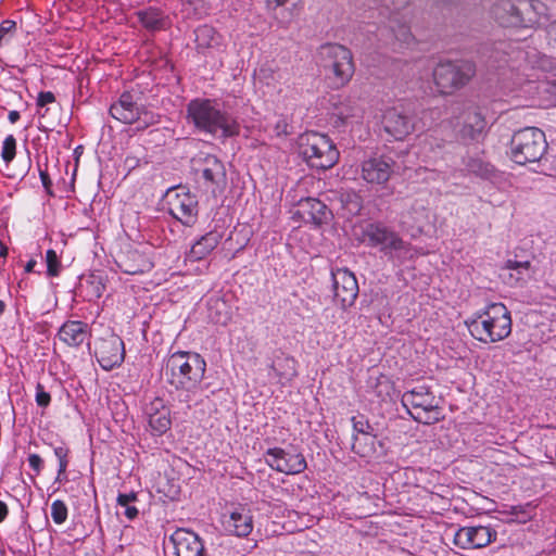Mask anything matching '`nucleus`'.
<instances>
[{
	"mask_svg": "<svg viewBox=\"0 0 556 556\" xmlns=\"http://www.w3.org/2000/svg\"><path fill=\"white\" fill-rule=\"evenodd\" d=\"M188 117L204 132L227 138L239 134L237 121L224 112L220 105L208 99H195L188 104Z\"/></svg>",
	"mask_w": 556,
	"mask_h": 556,
	"instance_id": "nucleus-1",
	"label": "nucleus"
},
{
	"mask_svg": "<svg viewBox=\"0 0 556 556\" xmlns=\"http://www.w3.org/2000/svg\"><path fill=\"white\" fill-rule=\"evenodd\" d=\"M471 336L483 343H495L511 332L510 312L503 303H491L466 321Z\"/></svg>",
	"mask_w": 556,
	"mask_h": 556,
	"instance_id": "nucleus-2",
	"label": "nucleus"
},
{
	"mask_svg": "<svg viewBox=\"0 0 556 556\" xmlns=\"http://www.w3.org/2000/svg\"><path fill=\"white\" fill-rule=\"evenodd\" d=\"M315 63L334 88L345 86L354 74L352 52L339 43H324L315 53Z\"/></svg>",
	"mask_w": 556,
	"mask_h": 556,
	"instance_id": "nucleus-3",
	"label": "nucleus"
},
{
	"mask_svg": "<svg viewBox=\"0 0 556 556\" xmlns=\"http://www.w3.org/2000/svg\"><path fill=\"white\" fill-rule=\"evenodd\" d=\"M206 363L198 353L175 352L166 361L165 376L177 390L191 392L203 380Z\"/></svg>",
	"mask_w": 556,
	"mask_h": 556,
	"instance_id": "nucleus-4",
	"label": "nucleus"
},
{
	"mask_svg": "<svg viewBox=\"0 0 556 556\" xmlns=\"http://www.w3.org/2000/svg\"><path fill=\"white\" fill-rule=\"evenodd\" d=\"M299 153L311 167L317 169L331 168L339 157L331 140L316 131H307L300 136Z\"/></svg>",
	"mask_w": 556,
	"mask_h": 556,
	"instance_id": "nucleus-5",
	"label": "nucleus"
},
{
	"mask_svg": "<svg viewBox=\"0 0 556 556\" xmlns=\"http://www.w3.org/2000/svg\"><path fill=\"white\" fill-rule=\"evenodd\" d=\"M547 150L545 134L538 127L516 131L510 141V155L515 163L525 165L538 162Z\"/></svg>",
	"mask_w": 556,
	"mask_h": 556,
	"instance_id": "nucleus-6",
	"label": "nucleus"
},
{
	"mask_svg": "<svg viewBox=\"0 0 556 556\" xmlns=\"http://www.w3.org/2000/svg\"><path fill=\"white\" fill-rule=\"evenodd\" d=\"M440 403V399L426 386H418L402 395V404L409 415L425 425H432L442 418Z\"/></svg>",
	"mask_w": 556,
	"mask_h": 556,
	"instance_id": "nucleus-7",
	"label": "nucleus"
},
{
	"mask_svg": "<svg viewBox=\"0 0 556 556\" xmlns=\"http://www.w3.org/2000/svg\"><path fill=\"white\" fill-rule=\"evenodd\" d=\"M476 67L468 61L441 62L432 72L433 83L439 93L451 96L464 88L475 76Z\"/></svg>",
	"mask_w": 556,
	"mask_h": 556,
	"instance_id": "nucleus-8",
	"label": "nucleus"
},
{
	"mask_svg": "<svg viewBox=\"0 0 556 556\" xmlns=\"http://www.w3.org/2000/svg\"><path fill=\"white\" fill-rule=\"evenodd\" d=\"M363 231V241L370 247L379 248L391 257L405 260L410 256V247L400 236L381 224L367 223Z\"/></svg>",
	"mask_w": 556,
	"mask_h": 556,
	"instance_id": "nucleus-9",
	"label": "nucleus"
},
{
	"mask_svg": "<svg viewBox=\"0 0 556 556\" xmlns=\"http://www.w3.org/2000/svg\"><path fill=\"white\" fill-rule=\"evenodd\" d=\"M535 9L532 0H501L494 4L492 14L503 26H517L533 23L530 13Z\"/></svg>",
	"mask_w": 556,
	"mask_h": 556,
	"instance_id": "nucleus-10",
	"label": "nucleus"
},
{
	"mask_svg": "<svg viewBox=\"0 0 556 556\" xmlns=\"http://www.w3.org/2000/svg\"><path fill=\"white\" fill-rule=\"evenodd\" d=\"M170 215L185 226H192L198 216V201L186 188L170 189L166 194Z\"/></svg>",
	"mask_w": 556,
	"mask_h": 556,
	"instance_id": "nucleus-11",
	"label": "nucleus"
},
{
	"mask_svg": "<svg viewBox=\"0 0 556 556\" xmlns=\"http://www.w3.org/2000/svg\"><path fill=\"white\" fill-rule=\"evenodd\" d=\"M199 162L200 167L197 168V172L200 173L203 179V186L214 195L220 194L227 185L224 163L212 154L204 155Z\"/></svg>",
	"mask_w": 556,
	"mask_h": 556,
	"instance_id": "nucleus-12",
	"label": "nucleus"
},
{
	"mask_svg": "<svg viewBox=\"0 0 556 556\" xmlns=\"http://www.w3.org/2000/svg\"><path fill=\"white\" fill-rule=\"evenodd\" d=\"M334 299L342 309L351 307L358 295V283L355 275L348 268H337L331 271Z\"/></svg>",
	"mask_w": 556,
	"mask_h": 556,
	"instance_id": "nucleus-13",
	"label": "nucleus"
},
{
	"mask_svg": "<svg viewBox=\"0 0 556 556\" xmlns=\"http://www.w3.org/2000/svg\"><path fill=\"white\" fill-rule=\"evenodd\" d=\"M266 463L273 469L286 475H298L306 468V460L301 453L280 447L269 448L266 452Z\"/></svg>",
	"mask_w": 556,
	"mask_h": 556,
	"instance_id": "nucleus-14",
	"label": "nucleus"
},
{
	"mask_svg": "<svg viewBox=\"0 0 556 556\" xmlns=\"http://www.w3.org/2000/svg\"><path fill=\"white\" fill-rule=\"evenodd\" d=\"M384 131L395 140H403L416 129L414 117L397 108L386 110L382 116Z\"/></svg>",
	"mask_w": 556,
	"mask_h": 556,
	"instance_id": "nucleus-15",
	"label": "nucleus"
},
{
	"mask_svg": "<svg viewBox=\"0 0 556 556\" xmlns=\"http://www.w3.org/2000/svg\"><path fill=\"white\" fill-rule=\"evenodd\" d=\"M496 539V532L490 527L476 526L459 528L455 534L454 544L463 549L482 548Z\"/></svg>",
	"mask_w": 556,
	"mask_h": 556,
	"instance_id": "nucleus-16",
	"label": "nucleus"
},
{
	"mask_svg": "<svg viewBox=\"0 0 556 556\" xmlns=\"http://www.w3.org/2000/svg\"><path fill=\"white\" fill-rule=\"evenodd\" d=\"M96 356L100 366L105 370L121 366L125 357L123 340L115 334L102 339L97 348Z\"/></svg>",
	"mask_w": 556,
	"mask_h": 556,
	"instance_id": "nucleus-17",
	"label": "nucleus"
},
{
	"mask_svg": "<svg viewBox=\"0 0 556 556\" xmlns=\"http://www.w3.org/2000/svg\"><path fill=\"white\" fill-rule=\"evenodd\" d=\"M395 163L390 156H372L363 162L362 177L369 184L382 185L394 172Z\"/></svg>",
	"mask_w": 556,
	"mask_h": 556,
	"instance_id": "nucleus-18",
	"label": "nucleus"
},
{
	"mask_svg": "<svg viewBox=\"0 0 556 556\" xmlns=\"http://www.w3.org/2000/svg\"><path fill=\"white\" fill-rule=\"evenodd\" d=\"M175 556H204L205 549L200 536L187 529H177L169 538Z\"/></svg>",
	"mask_w": 556,
	"mask_h": 556,
	"instance_id": "nucleus-19",
	"label": "nucleus"
},
{
	"mask_svg": "<svg viewBox=\"0 0 556 556\" xmlns=\"http://www.w3.org/2000/svg\"><path fill=\"white\" fill-rule=\"evenodd\" d=\"M118 268L128 275H138L149 271L152 262L147 255L136 249H127L121 252L116 258Z\"/></svg>",
	"mask_w": 556,
	"mask_h": 556,
	"instance_id": "nucleus-20",
	"label": "nucleus"
},
{
	"mask_svg": "<svg viewBox=\"0 0 556 556\" xmlns=\"http://www.w3.org/2000/svg\"><path fill=\"white\" fill-rule=\"evenodd\" d=\"M295 214H298L303 222L313 223L316 226L326 224L331 217V212L328 210L327 205L315 198L301 200Z\"/></svg>",
	"mask_w": 556,
	"mask_h": 556,
	"instance_id": "nucleus-21",
	"label": "nucleus"
},
{
	"mask_svg": "<svg viewBox=\"0 0 556 556\" xmlns=\"http://www.w3.org/2000/svg\"><path fill=\"white\" fill-rule=\"evenodd\" d=\"M223 526L230 534L247 536L253 530V516L250 509L239 507L223 517Z\"/></svg>",
	"mask_w": 556,
	"mask_h": 556,
	"instance_id": "nucleus-22",
	"label": "nucleus"
},
{
	"mask_svg": "<svg viewBox=\"0 0 556 556\" xmlns=\"http://www.w3.org/2000/svg\"><path fill=\"white\" fill-rule=\"evenodd\" d=\"M149 426L155 435H162L170 429V412L163 402L156 397L147 407Z\"/></svg>",
	"mask_w": 556,
	"mask_h": 556,
	"instance_id": "nucleus-23",
	"label": "nucleus"
},
{
	"mask_svg": "<svg viewBox=\"0 0 556 556\" xmlns=\"http://www.w3.org/2000/svg\"><path fill=\"white\" fill-rule=\"evenodd\" d=\"M110 114L122 123H135L139 116V105L135 96L130 92H124L119 97L118 101L111 105Z\"/></svg>",
	"mask_w": 556,
	"mask_h": 556,
	"instance_id": "nucleus-24",
	"label": "nucleus"
},
{
	"mask_svg": "<svg viewBox=\"0 0 556 556\" xmlns=\"http://www.w3.org/2000/svg\"><path fill=\"white\" fill-rule=\"evenodd\" d=\"M485 119L477 106H468L463 116V126L459 130L462 138L475 140L485 129Z\"/></svg>",
	"mask_w": 556,
	"mask_h": 556,
	"instance_id": "nucleus-25",
	"label": "nucleus"
},
{
	"mask_svg": "<svg viewBox=\"0 0 556 556\" xmlns=\"http://www.w3.org/2000/svg\"><path fill=\"white\" fill-rule=\"evenodd\" d=\"M222 233L217 230L210 231L195 241L190 251L189 258L199 261L206 257L220 242Z\"/></svg>",
	"mask_w": 556,
	"mask_h": 556,
	"instance_id": "nucleus-26",
	"label": "nucleus"
},
{
	"mask_svg": "<svg viewBox=\"0 0 556 556\" xmlns=\"http://www.w3.org/2000/svg\"><path fill=\"white\" fill-rule=\"evenodd\" d=\"M87 328L81 321H67L60 328L59 338L70 346H79L87 338Z\"/></svg>",
	"mask_w": 556,
	"mask_h": 556,
	"instance_id": "nucleus-27",
	"label": "nucleus"
},
{
	"mask_svg": "<svg viewBox=\"0 0 556 556\" xmlns=\"http://www.w3.org/2000/svg\"><path fill=\"white\" fill-rule=\"evenodd\" d=\"M194 34L198 49H208L220 45V36L208 25L198 27Z\"/></svg>",
	"mask_w": 556,
	"mask_h": 556,
	"instance_id": "nucleus-28",
	"label": "nucleus"
},
{
	"mask_svg": "<svg viewBox=\"0 0 556 556\" xmlns=\"http://www.w3.org/2000/svg\"><path fill=\"white\" fill-rule=\"evenodd\" d=\"M352 451L361 457H370L376 453V434L353 435Z\"/></svg>",
	"mask_w": 556,
	"mask_h": 556,
	"instance_id": "nucleus-29",
	"label": "nucleus"
},
{
	"mask_svg": "<svg viewBox=\"0 0 556 556\" xmlns=\"http://www.w3.org/2000/svg\"><path fill=\"white\" fill-rule=\"evenodd\" d=\"M270 369L280 381H289L295 376V361L291 357H277Z\"/></svg>",
	"mask_w": 556,
	"mask_h": 556,
	"instance_id": "nucleus-30",
	"label": "nucleus"
},
{
	"mask_svg": "<svg viewBox=\"0 0 556 556\" xmlns=\"http://www.w3.org/2000/svg\"><path fill=\"white\" fill-rule=\"evenodd\" d=\"M407 222L421 224L428 219V210L424 201L414 200L403 215Z\"/></svg>",
	"mask_w": 556,
	"mask_h": 556,
	"instance_id": "nucleus-31",
	"label": "nucleus"
},
{
	"mask_svg": "<svg viewBox=\"0 0 556 556\" xmlns=\"http://www.w3.org/2000/svg\"><path fill=\"white\" fill-rule=\"evenodd\" d=\"M139 20L142 25L151 30L161 29L165 26V21L157 10H147L139 13Z\"/></svg>",
	"mask_w": 556,
	"mask_h": 556,
	"instance_id": "nucleus-32",
	"label": "nucleus"
},
{
	"mask_svg": "<svg viewBox=\"0 0 556 556\" xmlns=\"http://www.w3.org/2000/svg\"><path fill=\"white\" fill-rule=\"evenodd\" d=\"M137 500V494L134 492L130 493H121L117 496V504L121 507H124V515L129 519L132 520L138 516V509L131 505L132 502Z\"/></svg>",
	"mask_w": 556,
	"mask_h": 556,
	"instance_id": "nucleus-33",
	"label": "nucleus"
},
{
	"mask_svg": "<svg viewBox=\"0 0 556 556\" xmlns=\"http://www.w3.org/2000/svg\"><path fill=\"white\" fill-rule=\"evenodd\" d=\"M531 264L529 261L518 262L508 260L505 264V268L511 270L510 278H514L516 282L525 281L523 271H528Z\"/></svg>",
	"mask_w": 556,
	"mask_h": 556,
	"instance_id": "nucleus-34",
	"label": "nucleus"
},
{
	"mask_svg": "<svg viewBox=\"0 0 556 556\" xmlns=\"http://www.w3.org/2000/svg\"><path fill=\"white\" fill-rule=\"evenodd\" d=\"M353 435H364L375 433V428L363 415L353 416L352 419Z\"/></svg>",
	"mask_w": 556,
	"mask_h": 556,
	"instance_id": "nucleus-35",
	"label": "nucleus"
},
{
	"mask_svg": "<svg viewBox=\"0 0 556 556\" xmlns=\"http://www.w3.org/2000/svg\"><path fill=\"white\" fill-rule=\"evenodd\" d=\"M288 0H267L268 7L270 10L276 11L278 8L283 7ZM293 11H285L275 12V17L279 21V23L283 26H287L294 17Z\"/></svg>",
	"mask_w": 556,
	"mask_h": 556,
	"instance_id": "nucleus-36",
	"label": "nucleus"
},
{
	"mask_svg": "<svg viewBox=\"0 0 556 556\" xmlns=\"http://www.w3.org/2000/svg\"><path fill=\"white\" fill-rule=\"evenodd\" d=\"M159 122L160 115L139 106V116L135 121V123H137V129H144L151 125L157 124Z\"/></svg>",
	"mask_w": 556,
	"mask_h": 556,
	"instance_id": "nucleus-37",
	"label": "nucleus"
},
{
	"mask_svg": "<svg viewBox=\"0 0 556 556\" xmlns=\"http://www.w3.org/2000/svg\"><path fill=\"white\" fill-rule=\"evenodd\" d=\"M51 518L56 525H62L67 518V507L61 500H55L51 504Z\"/></svg>",
	"mask_w": 556,
	"mask_h": 556,
	"instance_id": "nucleus-38",
	"label": "nucleus"
},
{
	"mask_svg": "<svg viewBox=\"0 0 556 556\" xmlns=\"http://www.w3.org/2000/svg\"><path fill=\"white\" fill-rule=\"evenodd\" d=\"M16 151V140L13 135H9L5 137L2 144L1 156L5 163H10L14 156Z\"/></svg>",
	"mask_w": 556,
	"mask_h": 556,
	"instance_id": "nucleus-39",
	"label": "nucleus"
},
{
	"mask_svg": "<svg viewBox=\"0 0 556 556\" xmlns=\"http://www.w3.org/2000/svg\"><path fill=\"white\" fill-rule=\"evenodd\" d=\"M47 273L49 276H58L60 273L61 264L58 254L54 250H48L46 253Z\"/></svg>",
	"mask_w": 556,
	"mask_h": 556,
	"instance_id": "nucleus-40",
	"label": "nucleus"
},
{
	"mask_svg": "<svg viewBox=\"0 0 556 556\" xmlns=\"http://www.w3.org/2000/svg\"><path fill=\"white\" fill-rule=\"evenodd\" d=\"M359 113H361V110L358 108L344 105V106L338 109L337 116L343 123H346L352 118H358L361 116Z\"/></svg>",
	"mask_w": 556,
	"mask_h": 556,
	"instance_id": "nucleus-41",
	"label": "nucleus"
},
{
	"mask_svg": "<svg viewBox=\"0 0 556 556\" xmlns=\"http://www.w3.org/2000/svg\"><path fill=\"white\" fill-rule=\"evenodd\" d=\"M15 27H16V24L15 22L13 21H3L1 24H0V45L2 43L3 40H5L8 37H11L12 34L14 33L15 30Z\"/></svg>",
	"mask_w": 556,
	"mask_h": 556,
	"instance_id": "nucleus-42",
	"label": "nucleus"
},
{
	"mask_svg": "<svg viewBox=\"0 0 556 556\" xmlns=\"http://www.w3.org/2000/svg\"><path fill=\"white\" fill-rule=\"evenodd\" d=\"M50 401V394L43 390L42 386L38 384L36 392V403L41 407H47Z\"/></svg>",
	"mask_w": 556,
	"mask_h": 556,
	"instance_id": "nucleus-43",
	"label": "nucleus"
},
{
	"mask_svg": "<svg viewBox=\"0 0 556 556\" xmlns=\"http://www.w3.org/2000/svg\"><path fill=\"white\" fill-rule=\"evenodd\" d=\"M210 304H211V308L215 307L216 308V313H217L216 317H212L213 320L215 323L225 324L226 320H227V315H225L224 317L220 315L222 308L225 307V302L219 300V299H217V300L211 301Z\"/></svg>",
	"mask_w": 556,
	"mask_h": 556,
	"instance_id": "nucleus-44",
	"label": "nucleus"
},
{
	"mask_svg": "<svg viewBox=\"0 0 556 556\" xmlns=\"http://www.w3.org/2000/svg\"><path fill=\"white\" fill-rule=\"evenodd\" d=\"M55 101V97L51 91H42L38 94L37 105L45 106L49 103H53Z\"/></svg>",
	"mask_w": 556,
	"mask_h": 556,
	"instance_id": "nucleus-45",
	"label": "nucleus"
},
{
	"mask_svg": "<svg viewBox=\"0 0 556 556\" xmlns=\"http://www.w3.org/2000/svg\"><path fill=\"white\" fill-rule=\"evenodd\" d=\"M28 463L29 466L36 471V473H39L42 468V458L38 454H30L28 456Z\"/></svg>",
	"mask_w": 556,
	"mask_h": 556,
	"instance_id": "nucleus-46",
	"label": "nucleus"
},
{
	"mask_svg": "<svg viewBox=\"0 0 556 556\" xmlns=\"http://www.w3.org/2000/svg\"><path fill=\"white\" fill-rule=\"evenodd\" d=\"M288 128H289V125L286 122V119H279V121H277V123L274 127V131H275L276 136H282V135L288 134Z\"/></svg>",
	"mask_w": 556,
	"mask_h": 556,
	"instance_id": "nucleus-47",
	"label": "nucleus"
},
{
	"mask_svg": "<svg viewBox=\"0 0 556 556\" xmlns=\"http://www.w3.org/2000/svg\"><path fill=\"white\" fill-rule=\"evenodd\" d=\"M68 450L63 446H58L54 448V455L58 460L67 459Z\"/></svg>",
	"mask_w": 556,
	"mask_h": 556,
	"instance_id": "nucleus-48",
	"label": "nucleus"
},
{
	"mask_svg": "<svg viewBox=\"0 0 556 556\" xmlns=\"http://www.w3.org/2000/svg\"><path fill=\"white\" fill-rule=\"evenodd\" d=\"M40 179H41V182H42L43 187L46 188V190L49 191V188L51 186V180L49 178L48 173L40 170Z\"/></svg>",
	"mask_w": 556,
	"mask_h": 556,
	"instance_id": "nucleus-49",
	"label": "nucleus"
},
{
	"mask_svg": "<svg viewBox=\"0 0 556 556\" xmlns=\"http://www.w3.org/2000/svg\"><path fill=\"white\" fill-rule=\"evenodd\" d=\"M67 459L59 460L58 480H61V476L65 473L67 468Z\"/></svg>",
	"mask_w": 556,
	"mask_h": 556,
	"instance_id": "nucleus-50",
	"label": "nucleus"
},
{
	"mask_svg": "<svg viewBox=\"0 0 556 556\" xmlns=\"http://www.w3.org/2000/svg\"><path fill=\"white\" fill-rule=\"evenodd\" d=\"M547 34L551 39L556 41V20L548 25Z\"/></svg>",
	"mask_w": 556,
	"mask_h": 556,
	"instance_id": "nucleus-51",
	"label": "nucleus"
},
{
	"mask_svg": "<svg viewBox=\"0 0 556 556\" xmlns=\"http://www.w3.org/2000/svg\"><path fill=\"white\" fill-rule=\"evenodd\" d=\"M7 515H8V506L5 505V503L0 501V522H2L5 519Z\"/></svg>",
	"mask_w": 556,
	"mask_h": 556,
	"instance_id": "nucleus-52",
	"label": "nucleus"
},
{
	"mask_svg": "<svg viewBox=\"0 0 556 556\" xmlns=\"http://www.w3.org/2000/svg\"><path fill=\"white\" fill-rule=\"evenodd\" d=\"M324 316L331 324H334V313L330 308H325L324 309Z\"/></svg>",
	"mask_w": 556,
	"mask_h": 556,
	"instance_id": "nucleus-53",
	"label": "nucleus"
},
{
	"mask_svg": "<svg viewBox=\"0 0 556 556\" xmlns=\"http://www.w3.org/2000/svg\"><path fill=\"white\" fill-rule=\"evenodd\" d=\"M8 118L12 124H14L20 119V113L17 111H11Z\"/></svg>",
	"mask_w": 556,
	"mask_h": 556,
	"instance_id": "nucleus-54",
	"label": "nucleus"
},
{
	"mask_svg": "<svg viewBox=\"0 0 556 556\" xmlns=\"http://www.w3.org/2000/svg\"><path fill=\"white\" fill-rule=\"evenodd\" d=\"M408 35H409V34H408L407 28H406V27H402V28H401V33H400L399 35H396V37H397L399 39H401V40H406V39H407V37H408Z\"/></svg>",
	"mask_w": 556,
	"mask_h": 556,
	"instance_id": "nucleus-55",
	"label": "nucleus"
},
{
	"mask_svg": "<svg viewBox=\"0 0 556 556\" xmlns=\"http://www.w3.org/2000/svg\"><path fill=\"white\" fill-rule=\"evenodd\" d=\"M35 266H36V261H34V260L28 261L25 266V271H27V273L33 271Z\"/></svg>",
	"mask_w": 556,
	"mask_h": 556,
	"instance_id": "nucleus-56",
	"label": "nucleus"
},
{
	"mask_svg": "<svg viewBox=\"0 0 556 556\" xmlns=\"http://www.w3.org/2000/svg\"><path fill=\"white\" fill-rule=\"evenodd\" d=\"M126 164L132 168L135 167L137 164H138V161L137 160H126Z\"/></svg>",
	"mask_w": 556,
	"mask_h": 556,
	"instance_id": "nucleus-57",
	"label": "nucleus"
},
{
	"mask_svg": "<svg viewBox=\"0 0 556 556\" xmlns=\"http://www.w3.org/2000/svg\"><path fill=\"white\" fill-rule=\"evenodd\" d=\"M4 307H5V305H4L3 301L0 300V314H2L4 312Z\"/></svg>",
	"mask_w": 556,
	"mask_h": 556,
	"instance_id": "nucleus-58",
	"label": "nucleus"
}]
</instances>
